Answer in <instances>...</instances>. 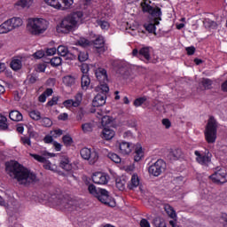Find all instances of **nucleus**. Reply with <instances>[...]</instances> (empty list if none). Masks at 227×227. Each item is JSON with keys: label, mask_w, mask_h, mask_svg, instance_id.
<instances>
[{"label": "nucleus", "mask_w": 227, "mask_h": 227, "mask_svg": "<svg viewBox=\"0 0 227 227\" xmlns=\"http://www.w3.org/2000/svg\"><path fill=\"white\" fill-rule=\"evenodd\" d=\"M94 128L95 123L93 122H85L82 125V129L84 134H90V132H93Z\"/></svg>", "instance_id": "nucleus-26"}, {"label": "nucleus", "mask_w": 227, "mask_h": 227, "mask_svg": "<svg viewBox=\"0 0 227 227\" xmlns=\"http://www.w3.org/2000/svg\"><path fill=\"white\" fill-rule=\"evenodd\" d=\"M81 71L82 72L83 75H86V74L90 72V66H88V64H82L81 67Z\"/></svg>", "instance_id": "nucleus-58"}, {"label": "nucleus", "mask_w": 227, "mask_h": 227, "mask_svg": "<svg viewBox=\"0 0 227 227\" xmlns=\"http://www.w3.org/2000/svg\"><path fill=\"white\" fill-rule=\"evenodd\" d=\"M41 123L43 127H52V121L47 117L43 118L41 120Z\"/></svg>", "instance_id": "nucleus-46"}, {"label": "nucleus", "mask_w": 227, "mask_h": 227, "mask_svg": "<svg viewBox=\"0 0 227 227\" xmlns=\"http://www.w3.org/2000/svg\"><path fill=\"white\" fill-rule=\"evenodd\" d=\"M77 44L81 47H88V45H90V41L86 38H80V40L77 42Z\"/></svg>", "instance_id": "nucleus-50"}, {"label": "nucleus", "mask_w": 227, "mask_h": 227, "mask_svg": "<svg viewBox=\"0 0 227 227\" xmlns=\"http://www.w3.org/2000/svg\"><path fill=\"white\" fill-rule=\"evenodd\" d=\"M128 187L129 189H131V190H134L137 187H139V176H137V174H133L131 176V179Z\"/></svg>", "instance_id": "nucleus-21"}, {"label": "nucleus", "mask_w": 227, "mask_h": 227, "mask_svg": "<svg viewBox=\"0 0 227 227\" xmlns=\"http://www.w3.org/2000/svg\"><path fill=\"white\" fill-rule=\"evenodd\" d=\"M201 84L205 90H210V88H212V80L208 78H203L201 80Z\"/></svg>", "instance_id": "nucleus-40"}, {"label": "nucleus", "mask_w": 227, "mask_h": 227, "mask_svg": "<svg viewBox=\"0 0 227 227\" xmlns=\"http://www.w3.org/2000/svg\"><path fill=\"white\" fill-rule=\"evenodd\" d=\"M186 51L189 56H192V54H194V52L196 51V48H194V46L187 47Z\"/></svg>", "instance_id": "nucleus-61"}, {"label": "nucleus", "mask_w": 227, "mask_h": 227, "mask_svg": "<svg viewBox=\"0 0 227 227\" xmlns=\"http://www.w3.org/2000/svg\"><path fill=\"white\" fill-rule=\"evenodd\" d=\"M16 4L17 6H20V8H29L33 6V0H20Z\"/></svg>", "instance_id": "nucleus-34"}, {"label": "nucleus", "mask_w": 227, "mask_h": 227, "mask_svg": "<svg viewBox=\"0 0 227 227\" xmlns=\"http://www.w3.org/2000/svg\"><path fill=\"white\" fill-rule=\"evenodd\" d=\"M144 155L145 154L143 153V148L141 147V145H137L135 149V156H134L136 162H139V160L143 159Z\"/></svg>", "instance_id": "nucleus-25"}, {"label": "nucleus", "mask_w": 227, "mask_h": 227, "mask_svg": "<svg viewBox=\"0 0 227 227\" xmlns=\"http://www.w3.org/2000/svg\"><path fill=\"white\" fill-rule=\"evenodd\" d=\"M21 143L22 145H27V146H31V139L27 137H21Z\"/></svg>", "instance_id": "nucleus-56"}, {"label": "nucleus", "mask_w": 227, "mask_h": 227, "mask_svg": "<svg viewBox=\"0 0 227 227\" xmlns=\"http://www.w3.org/2000/svg\"><path fill=\"white\" fill-rule=\"evenodd\" d=\"M162 125H164L166 129H169V127H171V121H169L168 119H163Z\"/></svg>", "instance_id": "nucleus-64"}, {"label": "nucleus", "mask_w": 227, "mask_h": 227, "mask_svg": "<svg viewBox=\"0 0 227 227\" xmlns=\"http://www.w3.org/2000/svg\"><path fill=\"white\" fill-rule=\"evenodd\" d=\"M63 83L66 86H74L75 84V77L72 75H67L63 77Z\"/></svg>", "instance_id": "nucleus-32"}, {"label": "nucleus", "mask_w": 227, "mask_h": 227, "mask_svg": "<svg viewBox=\"0 0 227 227\" xmlns=\"http://www.w3.org/2000/svg\"><path fill=\"white\" fill-rule=\"evenodd\" d=\"M58 120H60L61 121H67V120H68V114L67 113L60 114L58 116Z\"/></svg>", "instance_id": "nucleus-59"}, {"label": "nucleus", "mask_w": 227, "mask_h": 227, "mask_svg": "<svg viewBox=\"0 0 227 227\" xmlns=\"http://www.w3.org/2000/svg\"><path fill=\"white\" fill-rule=\"evenodd\" d=\"M108 159H111L113 162H115L116 164H120V162H121L120 156L114 153H108Z\"/></svg>", "instance_id": "nucleus-41"}, {"label": "nucleus", "mask_w": 227, "mask_h": 227, "mask_svg": "<svg viewBox=\"0 0 227 227\" xmlns=\"http://www.w3.org/2000/svg\"><path fill=\"white\" fill-rule=\"evenodd\" d=\"M29 116L32 120H35V121H38L39 120H42V114L39 111L33 110L29 113Z\"/></svg>", "instance_id": "nucleus-37"}, {"label": "nucleus", "mask_w": 227, "mask_h": 227, "mask_svg": "<svg viewBox=\"0 0 227 227\" xmlns=\"http://www.w3.org/2000/svg\"><path fill=\"white\" fill-rule=\"evenodd\" d=\"M120 152L122 155H129L132 152V145L129 142H121L119 145Z\"/></svg>", "instance_id": "nucleus-18"}, {"label": "nucleus", "mask_w": 227, "mask_h": 227, "mask_svg": "<svg viewBox=\"0 0 227 227\" xmlns=\"http://www.w3.org/2000/svg\"><path fill=\"white\" fill-rule=\"evenodd\" d=\"M92 182L98 184V185H106L108 182L107 175L102 172H97L92 176Z\"/></svg>", "instance_id": "nucleus-13"}, {"label": "nucleus", "mask_w": 227, "mask_h": 227, "mask_svg": "<svg viewBox=\"0 0 227 227\" xmlns=\"http://www.w3.org/2000/svg\"><path fill=\"white\" fill-rule=\"evenodd\" d=\"M153 224L155 227H166V221L164 220V218L157 216L153 219Z\"/></svg>", "instance_id": "nucleus-35"}, {"label": "nucleus", "mask_w": 227, "mask_h": 227, "mask_svg": "<svg viewBox=\"0 0 227 227\" xmlns=\"http://www.w3.org/2000/svg\"><path fill=\"white\" fill-rule=\"evenodd\" d=\"M54 93L52 89H47L43 94L39 96V102H45L47 100V97H51Z\"/></svg>", "instance_id": "nucleus-33"}, {"label": "nucleus", "mask_w": 227, "mask_h": 227, "mask_svg": "<svg viewBox=\"0 0 227 227\" xmlns=\"http://www.w3.org/2000/svg\"><path fill=\"white\" fill-rule=\"evenodd\" d=\"M51 136L52 137H59V136H63V130L61 129H55L51 131Z\"/></svg>", "instance_id": "nucleus-53"}, {"label": "nucleus", "mask_w": 227, "mask_h": 227, "mask_svg": "<svg viewBox=\"0 0 227 227\" xmlns=\"http://www.w3.org/2000/svg\"><path fill=\"white\" fill-rule=\"evenodd\" d=\"M74 107H79V106H81V102H82V94L78 93L75 95V100H74Z\"/></svg>", "instance_id": "nucleus-48"}, {"label": "nucleus", "mask_w": 227, "mask_h": 227, "mask_svg": "<svg viewBox=\"0 0 227 227\" xmlns=\"http://www.w3.org/2000/svg\"><path fill=\"white\" fill-rule=\"evenodd\" d=\"M61 207H64V208H74L77 205V201L74 200H67L64 199L60 201Z\"/></svg>", "instance_id": "nucleus-20"}, {"label": "nucleus", "mask_w": 227, "mask_h": 227, "mask_svg": "<svg viewBox=\"0 0 227 227\" xmlns=\"http://www.w3.org/2000/svg\"><path fill=\"white\" fill-rule=\"evenodd\" d=\"M58 100H59V98L53 97L50 101H48V107H52V106H56L58 104Z\"/></svg>", "instance_id": "nucleus-54"}, {"label": "nucleus", "mask_w": 227, "mask_h": 227, "mask_svg": "<svg viewBox=\"0 0 227 227\" xmlns=\"http://www.w3.org/2000/svg\"><path fill=\"white\" fill-rule=\"evenodd\" d=\"M102 134H103V137L105 139H106L107 141H109V139H113L114 137V130L107 129V128H105L103 129Z\"/></svg>", "instance_id": "nucleus-30"}, {"label": "nucleus", "mask_w": 227, "mask_h": 227, "mask_svg": "<svg viewBox=\"0 0 227 227\" xmlns=\"http://www.w3.org/2000/svg\"><path fill=\"white\" fill-rule=\"evenodd\" d=\"M54 156H55L54 153H51L45 150L40 151L39 157H44L45 160H47V159H51V157H54Z\"/></svg>", "instance_id": "nucleus-45"}, {"label": "nucleus", "mask_w": 227, "mask_h": 227, "mask_svg": "<svg viewBox=\"0 0 227 227\" xmlns=\"http://www.w3.org/2000/svg\"><path fill=\"white\" fill-rule=\"evenodd\" d=\"M62 141L64 145H72V137L70 136H64Z\"/></svg>", "instance_id": "nucleus-57"}, {"label": "nucleus", "mask_w": 227, "mask_h": 227, "mask_svg": "<svg viewBox=\"0 0 227 227\" xmlns=\"http://www.w3.org/2000/svg\"><path fill=\"white\" fill-rule=\"evenodd\" d=\"M97 24L101 27V29H109V22L107 21L98 20Z\"/></svg>", "instance_id": "nucleus-52"}, {"label": "nucleus", "mask_w": 227, "mask_h": 227, "mask_svg": "<svg viewBox=\"0 0 227 227\" xmlns=\"http://www.w3.org/2000/svg\"><path fill=\"white\" fill-rule=\"evenodd\" d=\"M95 75L98 82H107V71L102 67H98L95 70Z\"/></svg>", "instance_id": "nucleus-14"}, {"label": "nucleus", "mask_w": 227, "mask_h": 227, "mask_svg": "<svg viewBox=\"0 0 227 227\" xmlns=\"http://www.w3.org/2000/svg\"><path fill=\"white\" fill-rule=\"evenodd\" d=\"M138 58L140 59H143L145 58V61H150L151 56H150V48L149 47H144L141 48L138 53Z\"/></svg>", "instance_id": "nucleus-19"}, {"label": "nucleus", "mask_w": 227, "mask_h": 227, "mask_svg": "<svg viewBox=\"0 0 227 227\" xmlns=\"http://www.w3.org/2000/svg\"><path fill=\"white\" fill-rule=\"evenodd\" d=\"M96 198L104 205H107V207H116V201L109 196V192L106 189L98 188V193Z\"/></svg>", "instance_id": "nucleus-7"}, {"label": "nucleus", "mask_w": 227, "mask_h": 227, "mask_svg": "<svg viewBox=\"0 0 227 227\" xmlns=\"http://www.w3.org/2000/svg\"><path fill=\"white\" fill-rule=\"evenodd\" d=\"M43 56H45V52H43V51H37L34 53V58H35V59H42Z\"/></svg>", "instance_id": "nucleus-55"}, {"label": "nucleus", "mask_w": 227, "mask_h": 227, "mask_svg": "<svg viewBox=\"0 0 227 227\" xmlns=\"http://www.w3.org/2000/svg\"><path fill=\"white\" fill-rule=\"evenodd\" d=\"M9 118L12 121H22V119L24 118L22 116V114L17 110H12L9 114Z\"/></svg>", "instance_id": "nucleus-22"}, {"label": "nucleus", "mask_w": 227, "mask_h": 227, "mask_svg": "<svg viewBox=\"0 0 227 227\" xmlns=\"http://www.w3.org/2000/svg\"><path fill=\"white\" fill-rule=\"evenodd\" d=\"M145 100H146V97L138 98L135 99L133 104L135 107H140V106H143V104H145Z\"/></svg>", "instance_id": "nucleus-44"}, {"label": "nucleus", "mask_w": 227, "mask_h": 227, "mask_svg": "<svg viewBox=\"0 0 227 227\" xmlns=\"http://www.w3.org/2000/svg\"><path fill=\"white\" fill-rule=\"evenodd\" d=\"M51 64L52 67H59L61 65V58L54 57L51 59Z\"/></svg>", "instance_id": "nucleus-47"}, {"label": "nucleus", "mask_w": 227, "mask_h": 227, "mask_svg": "<svg viewBox=\"0 0 227 227\" xmlns=\"http://www.w3.org/2000/svg\"><path fill=\"white\" fill-rule=\"evenodd\" d=\"M98 118H101V123L103 125V127H106V125H109V123H111L112 120L111 117L105 115L102 117V114H100V113L98 112Z\"/></svg>", "instance_id": "nucleus-36"}, {"label": "nucleus", "mask_w": 227, "mask_h": 227, "mask_svg": "<svg viewBox=\"0 0 227 227\" xmlns=\"http://www.w3.org/2000/svg\"><path fill=\"white\" fill-rule=\"evenodd\" d=\"M142 10L143 12H147L148 13L152 14V17L153 20L150 22L145 25V27L148 33H153L155 35V29L157 28V26H159L160 20V17L162 16V12H160V8H153L150 4H148V2L146 0H144L141 3Z\"/></svg>", "instance_id": "nucleus-2"}, {"label": "nucleus", "mask_w": 227, "mask_h": 227, "mask_svg": "<svg viewBox=\"0 0 227 227\" xmlns=\"http://www.w3.org/2000/svg\"><path fill=\"white\" fill-rule=\"evenodd\" d=\"M59 167L65 171H72V161L67 156H64L60 159Z\"/></svg>", "instance_id": "nucleus-16"}, {"label": "nucleus", "mask_w": 227, "mask_h": 227, "mask_svg": "<svg viewBox=\"0 0 227 227\" xmlns=\"http://www.w3.org/2000/svg\"><path fill=\"white\" fill-rule=\"evenodd\" d=\"M164 210L166 214L169 217H171V219H175L176 217V213L175 212V209L169 204L164 205Z\"/></svg>", "instance_id": "nucleus-28"}, {"label": "nucleus", "mask_w": 227, "mask_h": 227, "mask_svg": "<svg viewBox=\"0 0 227 227\" xmlns=\"http://www.w3.org/2000/svg\"><path fill=\"white\" fill-rule=\"evenodd\" d=\"M91 83V80L88 74H83L82 76V90H88V87Z\"/></svg>", "instance_id": "nucleus-31"}, {"label": "nucleus", "mask_w": 227, "mask_h": 227, "mask_svg": "<svg viewBox=\"0 0 227 227\" xmlns=\"http://www.w3.org/2000/svg\"><path fill=\"white\" fill-rule=\"evenodd\" d=\"M81 157L85 160H89L90 164H95L98 160V153L95 151L91 152V149L82 148L80 152Z\"/></svg>", "instance_id": "nucleus-11"}, {"label": "nucleus", "mask_w": 227, "mask_h": 227, "mask_svg": "<svg viewBox=\"0 0 227 227\" xmlns=\"http://www.w3.org/2000/svg\"><path fill=\"white\" fill-rule=\"evenodd\" d=\"M88 191L90 194H92V196H95L97 198V195L98 194V188L95 186V184H90L88 187Z\"/></svg>", "instance_id": "nucleus-42"}, {"label": "nucleus", "mask_w": 227, "mask_h": 227, "mask_svg": "<svg viewBox=\"0 0 227 227\" xmlns=\"http://www.w3.org/2000/svg\"><path fill=\"white\" fill-rule=\"evenodd\" d=\"M56 48H50L46 51L47 56H54L56 54Z\"/></svg>", "instance_id": "nucleus-63"}, {"label": "nucleus", "mask_w": 227, "mask_h": 227, "mask_svg": "<svg viewBox=\"0 0 227 227\" xmlns=\"http://www.w3.org/2000/svg\"><path fill=\"white\" fill-rule=\"evenodd\" d=\"M5 171L12 180H17L20 185H29V184L38 182V178L35 173L14 160L5 163Z\"/></svg>", "instance_id": "nucleus-1"}, {"label": "nucleus", "mask_w": 227, "mask_h": 227, "mask_svg": "<svg viewBox=\"0 0 227 227\" xmlns=\"http://www.w3.org/2000/svg\"><path fill=\"white\" fill-rule=\"evenodd\" d=\"M148 171L153 176H160L166 171V162L161 159L157 160L149 167Z\"/></svg>", "instance_id": "nucleus-8"}, {"label": "nucleus", "mask_w": 227, "mask_h": 227, "mask_svg": "<svg viewBox=\"0 0 227 227\" xmlns=\"http://www.w3.org/2000/svg\"><path fill=\"white\" fill-rule=\"evenodd\" d=\"M63 106L67 108L75 107V103H74V99H67V100L64 101Z\"/></svg>", "instance_id": "nucleus-51"}, {"label": "nucleus", "mask_w": 227, "mask_h": 227, "mask_svg": "<svg viewBox=\"0 0 227 227\" xmlns=\"http://www.w3.org/2000/svg\"><path fill=\"white\" fill-rule=\"evenodd\" d=\"M36 72H45V64H38L35 67Z\"/></svg>", "instance_id": "nucleus-60"}, {"label": "nucleus", "mask_w": 227, "mask_h": 227, "mask_svg": "<svg viewBox=\"0 0 227 227\" xmlns=\"http://www.w3.org/2000/svg\"><path fill=\"white\" fill-rule=\"evenodd\" d=\"M49 27V22L42 18H30L27 20V28L30 35L38 36L43 35Z\"/></svg>", "instance_id": "nucleus-4"}, {"label": "nucleus", "mask_w": 227, "mask_h": 227, "mask_svg": "<svg viewBox=\"0 0 227 227\" xmlns=\"http://www.w3.org/2000/svg\"><path fill=\"white\" fill-rule=\"evenodd\" d=\"M30 157H33L37 162H42L43 164L44 169H49L50 171H56V165H52L51 161L45 160V157L40 156V154L30 153Z\"/></svg>", "instance_id": "nucleus-12"}, {"label": "nucleus", "mask_w": 227, "mask_h": 227, "mask_svg": "<svg viewBox=\"0 0 227 227\" xmlns=\"http://www.w3.org/2000/svg\"><path fill=\"white\" fill-rule=\"evenodd\" d=\"M106 104V95L104 94H98L94 98L92 101V106L94 107H100Z\"/></svg>", "instance_id": "nucleus-17"}, {"label": "nucleus", "mask_w": 227, "mask_h": 227, "mask_svg": "<svg viewBox=\"0 0 227 227\" xmlns=\"http://www.w3.org/2000/svg\"><path fill=\"white\" fill-rule=\"evenodd\" d=\"M57 52L59 56H62V57L68 56V48H67L66 46L60 45L58 47Z\"/></svg>", "instance_id": "nucleus-38"}, {"label": "nucleus", "mask_w": 227, "mask_h": 227, "mask_svg": "<svg viewBox=\"0 0 227 227\" xmlns=\"http://www.w3.org/2000/svg\"><path fill=\"white\" fill-rule=\"evenodd\" d=\"M23 24L24 20H22V18L20 17H12L8 19L0 24V35H8V33H12V31L19 29V27H22Z\"/></svg>", "instance_id": "nucleus-5"}, {"label": "nucleus", "mask_w": 227, "mask_h": 227, "mask_svg": "<svg viewBox=\"0 0 227 227\" xmlns=\"http://www.w3.org/2000/svg\"><path fill=\"white\" fill-rule=\"evenodd\" d=\"M168 158L170 160L184 159V152H182V149H172L168 153Z\"/></svg>", "instance_id": "nucleus-15"}, {"label": "nucleus", "mask_w": 227, "mask_h": 227, "mask_svg": "<svg viewBox=\"0 0 227 227\" xmlns=\"http://www.w3.org/2000/svg\"><path fill=\"white\" fill-rule=\"evenodd\" d=\"M81 19H82V12H76L71 16H67L62 20L61 23L57 27V31L59 33L65 34L70 33V31H74V29L79 26Z\"/></svg>", "instance_id": "nucleus-3"}, {"label": "nucleus", "mask_w": 227, "mask_h": 227, "mask_svg": "<svg viewBox=\"0 0 227 227\" xmlns=\"http://www.w3.org/2000/svg\"><path fill=\"white\" fill-rule=\"evenodd\" d=\"M126 29H127V31H137V23H127V25H126Z\"/></svg>", "instance_id": "nucleus-49"}, {"label": "nucleus", "mask_w": 227, "mask_h": 227, "mask_svg": "<svg viewBox=\"0 0 227 227\" xmlns=\"http://www.w3.org/2000/svg\"><path fill=\"white\" fill-rule=\"evenodd\" d=\"M204 136L208 145H214L217 140V121L214 117H210L206 126Z\"/></svg>", "instance_id": "nucleus-6"}, {"label": "nucleus", "mask_w": 227, "mask_h": 227, "mask_svg": "<svg viewBox=\"0 0 227 227\" xmlns=\"http://www.w3.org/2000/svg\"><path fill=\"white\" fill-rule=\"evenodd\" d=\"M140 226L141 227H151L150 226V222H148V220H146V219H142L140 221Z\"/></svg>", "instance_id": "nucleus-62"}, {"label": "nucleus", "mask_w": 227, "mask_h": 227, "mask_svg": "<svg viewBox=\"0 0 227 227\" xmlns=\"http://www.w3.org/2000/svg\"><path fill=\"white\" fill-rule=\"evenodd\" d=\"M226 176H227V171L226 168H216V171L213 175L209 176V178L214 182V184H226Z\"/></svg>", "instance_id": "nucleus-9"}, {"label": "nucleus", "mask_w": 227, "mask_h": 227, "mask_svg": "<svg viewBox=\"0 0 227 227\" xmlns=\"http://www.w3.org/2000/svg\"><path fill=\"white\" fill-rule=\"evenodd\" d=\"M96 91L100 95H106V93H108L109 86H107V82H99V85L96 87Z\"/></svg>", "instance_id": "nucleus-23"}, {"label": "nucleus", "mask_w": 227, "mask_h": 227, "mask_svg": "<svg viewBox=\"0 0 227 227\" xmlns=\"http://www.w3.org/2000/svg\"><path fill=\"white\" fill-rule=\"evenodd\" d=\"M10 67L17 72V70H20V68H22V60H20V59H12L10 63Z\"/></svg>", "instance_id": "nucleus-24"}, {"label": "nucleus", "mask_w": 227, "mask_h": 227, "mask_svg": "<svg viewBox=\"0 0 227 227\" xmlns=\"http://www.w3.org/2000/svg\"><path fill=\"white\" fill-rule=\"evenodd\" d=\"M89 58L88 52L86 51H80L78 54V59L81 63L87 61Z\"/></svg>", "instance_id": "nucleus-43"}, {"label": "nucleus", "mask_w": 227, "mask_h": 227, "mask_svg": "<svg viewBox=\"0 0 227 227\" xmlns=\"http://www.w3.org/2000/svg\"><path fill=\"white\" fill-rule=\"evenodd\" d=\"M94 47L96 49H102L104 47V37L103 36H98L95 41H94Z\"/></svg>", "instance_id": "nucleus-39"}, {"label": "nucleus", "mask_w": 227, "mask_h": 227, "mask_svg": "<svg viewBox=\"0 0 227 227\" xmlns=\"http://www.w3.org/2000/svg\"><path fill=\"white\" fill-rule=\"evenodd\" d=\"M194 153L199 164H201V166H208V164H210L212 160V154L208 150H206L205 152L195 151Z\"/></svg>", "instance_id": "nucleus-10"}, {"label": "nucleus", "mask_w": 227, "mask_h": 227, "mask_svg": "<svg viewBox=\"0 0 227 227\" xmlns=\"http://www.w3.org/2000/svg\"><path fill=\"white\" fill-rule=\"evenodd\" d=\"M126 184H127V181L123 177H118L115 180V185H116V188L119 189V191H125Z\"/></svg>", "instance_id": "nucleus-29"}, {"label": "nucleus", "mask_w": 227, "mask_h": 227, "mask_svg": "<svg viewBox=\"0 0 227 227\" xmlns=\"http://www.w3.org/2000/svg\"><path fill=\"white\" fill-rule=\"evenodd\" d=\"M45 4L48 6H51V8H55V10H61V3L59 0H44Z\"/></svg>", "instance_id": "nucleus-27"}]
</instances>
